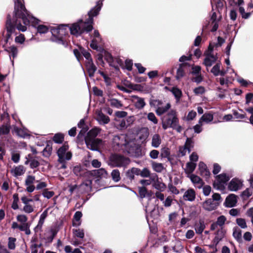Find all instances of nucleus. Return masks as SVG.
I'll list each match as a JSON object with an SVG mask.
<instances>
[{"mask_svg": "<svg viewBox=\"0 0 253 253\" xmlns=\"http://www.w3.org/2000/svg\"><path fill=\"white\" fill-rule=\"evenodd\" d=\"M102 6V1H98L96 6L88 11L87 19L85 21L80 19L77 23L73 24L70 28L65 25L57 27H50V30L52 34L51 40L58 44L67 46V42L64 37L68 34V30H70L71 34L76 36L80 35L84 32L91 31L93 29V17L98 15Z\"/></svg>", "mask_w": 253, "mask_h": 253, "instance_id": "1", "label": "nucleus"}, {"mask_svg": "<svg viewBox=\"0 0 253 253\" xmlns=\"http://www.w3.org/2000/svg\"><path fill=\"white\" fill-rule=\"evenodd\" d=\"M14 1V15L13 19H11L10 15H8L6 22V42L11 38L16 29L20 31L25 32L27 30V26L31 24L33 26L36 27L39 23V20L30 15L26 9L23 0Z\"/></svg>", "mask_w": 253, "mask_h": 253, "instance_id": "2", "label": "nucleus"}, {"mask_svg": "<svg viewBox=\"0 0 253 253\" xmlns=\"http://www.w3.org/2000/svg\"><path fill=\"white\" fill-rule=\"evenodd\" d=\"M162 127L165 130L170 127L175 129L178 132H181L182 128L178 124V119L175 110H171L167 114L162 122Z\"/></svg>", "mask_w": 253, "mask_h": 253, "instance_id": "3", "label": "nucleus"}, {"mask_svg": "<svg viewBox=\"0 0 253 253\" xmlns=\"http://www.w3.org/2000/svg\"><path fill=\"white\" fill-rule=\"evenodd\" d=\"M222 202L221 196L218 193H213L211 198L206 200L202 204V207L208 211H213L217 208Z\"/></svg>", "mask_w": 253, "mask_h": 253, "instance_id": "4", "label": "nucleus"}, {"mask_svg": "<svg viewBox=\"0 0 253 253\" xmlns=\"http://www.w3.org/2000/svg\"><path fill=\"white\" fill-rule=\"evenodd\" d=\"M128 158L118 154L111 155L109 159L108 165L112 167H124L129 164Z\"/></svg>", "mask_w": 253, "mask_h": 253, "instance_id": "5", "label": "nucleus"}, {"mask_svg": "<svg viewBox=\"0 0 253 253\" xmlns=\"http://www.w3.org/2000/svg\"><path fill=\"white\" fill-rule=\"evenodd\" d=\"M150 105L156 109V113L158 116L165 113L171 107L169 103L164 104L162 100L152 99L150 101Z\"/></svg>", "mask_w": 253, "mask_h": 253, "instance_id": "6", "label": "nucleus"}, {"mask_svg": "<svg viewBox=\"0 0 253 253\" xmlns=\"http://www.w3.org/2000/svg\"><path fill=\"white\" fill-rule=\"evenodd\" d=\"M230 176L225 173H222L215 176L214 181V186L218 190H223L225 185L229 180Z\"/></svg>", "mask_w": 253, "mask_h": 253, "instance_id": "7", "label": "nucleus"}, {"mask_svg": "<svg viewBox=\"0 0 253 253\" xmlns=\"http://www.w3.org/2000/svg\"><path fill=\"white\" fill-rule=\"evenodd\" d=\"M68 146L64 144L57 151V155L58 157V162L65 161L69 160L72 158V153L68 151Z\"/></svg>", "mask_w": 253, "mask_h": 253, "instance_id": "8", "label": "nucleus"}, {"mask_svg": "<svg viewBox=\"0 0 253 253\" xmlns=\"http://www.w3.org/2000/svg\"><path fill=\"white\" fill-rule=\"evenodd\" d=\"M243 180L239 178H233L228 184V189L231 191H237L243 186Z\"/></svg>", "mask_w": 253, "mask_h": 253, "instance_id": "9", "label": "nucleus"}, {"mask_svg": "<svg viewBox=\"0 0 253 253\" xmlns=\"http://www.w3.org/2000/svg\"><path fill=\"white\" fill-rule=\"evenodd\" d=\"M85 141L87 147L92 151H98L99 147L102 143L101 140L98 138H86Z\"/></svg>", "mask_w": 253, "mask_h": 253, "instance_id": "10", "label": "nucleus"}, {"mask_svg": "<svg viewBox=\"0 0 253 253\" xmlns=\"http://www.w3.org/2000/svg\"><path fill=\"white\" fill-rule=\"evenodd\" d=\"M129 146L127 152L130 156L139 157L142 156L141 149L139 145L133 143Z\"/></svg>", "mask_w": 253, "mask_h": 253, "instance_id": "11", "label": "nucleus"}, {"mask_svg": "<svg viewBox=\"0 0 253 253\" xmlns=\"http://www.w3.org/2000/svg\"><path fill=\"white\" fill-rule=\"evenodd\" d=\"M96 119L100 125H104L109 123L110 119L109 117L104 114L101 110L96 111Z\"/></svg>", "mask_w": 253, "mask_h": 253, "instance_id": "12", "label": "nucleus"}, {"mask_svg": "<svg viewBox=\"0 0 253 253\" xmlns=\"http://www.w3.org/2000/svg\"><path fill=\"white\" fill-rule=\"evenodd\" d=\"M35 181V177L33 175H28L25 181V184L26 186V191L29 193L33 192L35 189L33 185Z\"/></svg>", "mask_w": 253, "mask_h": 253, "instance_id": "13", "label": "nucleus"}, {"mask_svg": "<svg viewBox=\"0 0 253 253\" xmlns=\"http://www.w3.org/2000/svg\"><path fill=\"white\" fill-rule=\"evenodd\" d=\"M91 180L87 179L84 181L79 187L78 191L81 193H87L91 190Z\"/></svg>", "mask_w": 253, "mask_h": 253, "instance_id": "14", "label": "nucleus"}, {"mask_svg": "<svg viewBox=\"0 0 253 253\" xmlns=\"http://www.w3.org/2000/svg\"><path fill=\"white\" fill-rule=\"evenodd\" d=\"M237 202V196L234 194H231L226 197L224 205L226 207L232 208L236 206Z\"/></svg>", "mask_w": 253, "mask_h": 253, "instance_id": "15", "label": "nucleus"}, {"mask_svg": "<svg viewBox=\"0 0 253 253\" xmlns=\"http://www.w3.org/2000/svg\"><path fill=\"white\" fill-rule=\"evenodd\" d=\"M217 60V57L211 53H207L203 64L208 68L211 67Z\"/></svg>", "mask_w": 253, "mask_h": 253, "instance_id": "16", "label": "nucleus"}, {"mask_svg": "<svg viewBox=\"0 0 253 253\" xmlns=\"http://www.w3.org/2000/svg\"><path fill=\"white\" fill-rule=\"evenodd\" d=\"M25 172V169L23 166L19 165L13 167L10 170L11 174L16 177L22 175Z\"/></svg>", "mask_w": 253, "mask_h": 253, "instance_id": "17", "label": "nucleus"}, {"mask_svg": "<svg viewBox=\"0 0 253 253\" xmlns=\"http://www.w3.org/2000/svg\"><path fill=\"white\" fill-rule=\"evenodd\" d=\"M188 177L190 179L195 187L201 188L203 186V180L199 176L194 174H191L188 175Z\"/></svg>", "mask_w": 253, "mask_h": 253, "instance_id": "18", "label": "nucleus"}, {"mask_svg": "<svg viewBox=\"0 0 253 253\" xmlns=\"http://www.w3.org/2000/svg\"><path fill=\"white\" fill-rule=\"evenodd\" d=\"M218 22L219 20L217 18V15L216 12H213L211 17L210 22L209 24L212 27L211 29V32L216 31L218 28Z\"/></svg>", "mask_w": 253, "mask_h": 253, "instance_id": "19", "label": "nucleus"}, {"mask_svg": "<svg viewBox=\"0 0 253 253\" xmlns=\"http://www.w3.org/2000/svg\"><path fill=\"white\" fill-rule=\"evenodd\" d=\"M132 101L134 103L135 107L138 109H141L144 107L146 105L144 99L143 98L137 96H132Z\"/></svg>", "mask_w": 253, "mask_h": 253, "instance_id": "20", "label": "nucleus"}, {"mask_svg": "<svg viewBox=\"0 0 253 253\" xmlns=\"http://www.w3.org/2000/svg\"><path fill=\"white\" fill-rule=\"evenodd\" d=\"M13 131L18 136L22 138H26L30 135L28 130L25 127L19 128L16 126H14Z\"/></svg>", "mask_w": 253, "mask_h": 253, "instance_id": "21", "label": "nucleus"}, {"mask_svg": "<svg viewBox=\"0 0 253 253\" xmlns=\"http://www.w3.org/2000/svg\"><path fill=\"white\" fill-rule=\"evenodd\" d=\"M183 199L185 201L192 202L195 200L196 198V194L195 191L193 189H189L184 193Z\"/></svg>", "mask_w": 253, "mask_h": 253, "instance_id": "22", "label": "nucleus"}, {"mask_svg": "<svg viewBox=\"0 0 253 253\" xmlns=\"http://www.w3.org/2000/svg\"><path fill=\"white\" fill-rule=\"evenodd\" d=\"M199 169L200 171V174L206 178H208L210 176V172L207 168L206 165L202 162H200L199 164Z\"/></svg>", "mask_w": 253, "mask_h": 253, "instance_id": "23", "label": "nucleus"}, {"mask_svg": "<svg viewBox=\"0 0 253 253\" xmlns=\"http://www.w3.org/2000/svg\"><path fill=\"white\" fill-rule=\"evenodd\" d=\"M85 66L89 77L92 78L97 70V68L93 61L85 62Z\"/></svg>", "mask_w": 253, "mask_h": 253, "instance_id": "24", "label": "nucleus"}, {"mask_svg": "<svg viewBox=\"0 0 253 253\" xmlns=\"http://www.w3.org/2000/svg\"><path fill=\"white\" fill-rule=\"evenodd\" d=\"M190 142L189 139H187L185 145L179 148V154L181 156H184L186 154L187 152L190 153Z\"/></svg>", "mask_w": 253, "mask_h": 253, "instance_id": "25", "label": "nucleus"}, {"mask_svg": "<svg viewBox=\"0 0 253 253\" xmlns=\"http://www.w3.org/2000/svg\"><path fill=\"white\" fill-rule=\"evenodd\" d=\"M153 186L160 191H163L166 188V185L159 179L157 175L156 179L153 181Z\"/></svg>", "mask_w": 253, "mask_h": 253, "instance_id": "26", "label": "nucleus"}, {"mask_svg": "<svg viewBox=\"0 0 253 253\" xmlns=\"http://www.w3.org/2000/svg\"><path fill=\"white\" fill-rule=\"evenodd\" d=\"M47 216V210H45L40 215V219L37 226L35 227V230H41L44 223L45 219Z\"/></svg>", "mask_w": 253, "mask_h": 253, "instance_id": "27", "label": "nucleus"}, {"mask_svg": "<svg viewBox=\"0 0 253 253\" xmlns=\"http://www.w3.org/2000/svg\"><path fill=\"white\" fill-rule=\"evenodd\" d=\"M213 119V114L211 113H205L199 120V124H201L203 122L209 124L212 121Z\"/></svg>", "mask_w": 253, "mask_h": 253, "instance_id": "28", "label": "nucleus"}, {"mask_svg": "<svg viewBox=\"0 0 253 253\" xmlns=\"http://www.w3.org/2000/svg\"><path fill=\"white\" fill-rule=\"evenodd\" d=\"M161 139L158 134H155L152 138L151 145L153 147L158 148L161 143Z\"/></svg>", "mask_w": 253, "mask_h": 253, "instance_id": "29", "label": "nucleus"}, {"mask_svg": "<svg viewBox=\"0 0 253 253\" xmlns=\"http://www.w3.org/2000/svg\"><path fill=\"white\" fill-rule=\"evenodd\" d=\"M82 215V213L81 211H78L75 212L73 217L75 220L73 222V226L78 227L81 225V222L80 221V219Z\"/></svg>", "mask_w": 253, "mask_h": 253, "instance_id": "30", "label": "nucleus"}, {"mask_svg": "<svg viewBox=\"0 0 253 253\" xmlns=\"http://www.w3.org/2000/svg\"><path fill=\"white\" fill-rule=\"evenodd\" d=\"M139 169L136 168H132L130 169L127 171L126 175L127 178L130 180H132L134 178V175H138Z\"/></svg>", "mask_w": 253, "mask_h": 253, "instance_id": "31", "label": "nucleus"}, {"mask_svg": "<svg viewBox=\"0 0 253 253\" xmlns=\"http://www.w3.org/2000/svg\"><path fill=\"white\" fill-rule=\"evenodd\" d=\"M149 132L148 129L146 127L141 128L139 133V138L141 140H145L149 136Z\"/></svg>", "mask_w": 253, "mask_h": 253, "instance_id": "32", "label": "nucleus"}, {"mask_svg": "<svg viewBox=\"0 0 253 253\" xmlns=\"http://www.w3.org/2000/svg\"><path fill=\"white\" fill-rule=\"evenodd\" d=\"M152 168L153 169L157 172H162L165 169L162 163H159L153 162L152 163Z\"/></svg>", "mask_w": 253, "mask_h": 253, "instance_id": "33", "label": "nucleus"}, {"mask_svg": "<svg viewBox=\"0 0 253 253\" xmlns=\"http://www.w3.org/2000/svg\"><path fill=\"white\" fill-rule=\"evenodd\" d=\"M5 50L9 53L10 58H11V56L13 57V58H14L17 55V54H18L17 48L14 45L7 47L5 49Z\"/></svg>", "mask_w": 253, "mask_h": 253, "instance_id": "34", "label": "nucleus"}, {"mask_svg": "<svg viewBox=\"0 0 253 253\" xmlns=\"http://www.w3.org/2000/svg\"><path fill=\"white\" fill-rule=\"evenodd\" d=\"M171 92L174 96L176 102L179 101L182 94L181 90L177 87H173L171 88Z\"/></svg>", "mask_w": 253, "mask_h": 253, "instance_id": "35", "label": "nucleus"}, {"mask_svg": "<svg viewBox=\"0 0 253 253\" xmlns=\"http://www.w3.org/2000/svg\"><path fill=\"white\" fill-rule=\"evenodd\" d=\"M28 157L30 158V155H28ZM25 164L27 165L28 164H30V166L32 169H35L37 168L40 165V163L36 160L34 159L29 158V159L27 160L25 162Z\"/></svg>", "mask_w": 253, "mask_h": 253, "instance_id": "36", "label": "nucleus"}, {"mask_svg": "<svg viewBox=\"0 0 253 253\" xmlns=\"http://www.w3.org/2000/svg\"><path fill=\"white\" fill-rule=\"evenodd\" d=\"M196 164L194 162H188L186 164V172L190 175L192 174V172L194 171L196 167Z\"/></svg>", "mask_w": 253, "mask_h": 253, "instance_id": "37", "label": "nucleus"}, {"mask_svg": "<svg viewBox=\"0 0 253 253\" xmlns=\"http://www.w3.org/2000/svg\"><path fill=\"white\" fill-rule=\"evenodd\" d=\"M101 129L98 127H94L89 131L86 138L95 139V137L100 132Z\"/></svg>", "mask_w": 253, "mask_h": 253, "instance_id": "38", "label": "nucleus"}, {"mask_svg": "<svg viewBox=\"0 0 253 253\" xmlns=\"http://www.w3.org/2000/svg\"><path fill=\"white\" fill-rule=\"evenodd\" d=\"M157 178V174H155L150 177L148 179H142L140 181V183L144 186L149 185L153 184V181Z\"/></svg>", "mask_w": 253, "mask_h": 253, "instance_id": "39", "label": "nucleus"}, {"mask_svg": "<svg viewBox=\"0 0 253 253\" xmlns=\"http://www.w3.org/2000/svg\"><path fill=\"white\" fill-rule=\"evenodd\" d=\"M233 236L238 241H240L242 239V231L238 227H235L233 229Z\"/></svg>", "mask_w": 253, "mask_h": 253, "instance_id": "40", "label": "nucleus"}, {"mask_svg": "<svg viewBox=\"0 0 253 253\" xmlns=\"http://www.w3.org/2000/svg\"><path fill=\"white\" fill-rule=\"evenodd\" d=\"M30 227V224L28 223H21L19 225V229L21 231H24L26 235H29L31 234Z\"/></svg>", "mask_w": 253, "mask_h": 253, "instance_id": "41", "label": "nucleus"}, {"mask_svg": "<svg viewBox=\"0 0 253 253\" xmlns=\"http://www.w3.org/2000/svg\"><path fill=\"white\" fill-rule=\"evenodd\" d=\"M205 228V225L203 221H200L195 225V231L197 234H201Z\"/></svg>", "mask_w": 253, "mask_h": 253, "instance_id": "42", "label": "nucleus"}, {"mask_svg": "<svg viewBox=\"0 0 253 253\" xmlns=\"http://www.w3.org/2000/svg\"><path fill=\"white\" fill-rule=\"evenodd\" d=\"M74 235L78 238L83 239L84 236V230L83 229L78 228L72 230Z\"/></svg>", "mask_w": 253, "mask_h": 253, "instance_id": "43", "label": "nucleus"}, {"mask_svg": "<svg viewBox=\"0 0 253 253\" xmlns=\"http://www.w3.org/2000/svg\"><path fill=\"white\" fill-rule=\"evenodd\" d=\"M16 239L14 237H9L8 239L7 247L9 250H14L16 248Z\"/></svg>", "mask_w": 253, "mask_h": 253, "instance_id": "44", "label": "nucleus"}, {"mask_svg": "<svg viewBox=\"0 0 253 253\" xmlns=\"http://www.w3.org/2000/svg\"><path fill=\"white\" fill-rule=\"evenodd\" d=\"M221 63H217L213 67L211 68V72L215 76H218L220 74Z\"/></svg>", "mask_w": 253, "mask_h": 253, "instance_id": "45", "label": "nucleus"}, {"mask_svg": "<svg viewBox=\"0 0 253 253\" xmlns=\"http://www.w3.org/2000/svg\"><path fill=\"white\" fill-rule=\"evenodd\" d=\"M111 176L113 180L115 182H118L120 181L121 177L119 170L117 169L113 170L111 172Z\"/></svg>", "mask_w": 253, "mask_h": 253, "instance_id": "46", "label": "nucleus"}, {"mask_svg": "<svg viewBox=\"0 0 253 253\" xmlns=\"http://www.w3.org/2000/svg\"><path fill=\"white\" fill-rule=\"evenodd\" d=\"M93 172L94 175L98 177H106L107 175L106 170L103 168L94 170Z\"/></svg>", "mask_w": 253, "mask_h": 253, "instance_id": "47", "label": "nucleus"}, {"mask_svg": "<svg viewBox=\"0 0 253 253\" xmlns=\"http://www.w3.org/2000/svg\"><path fill=\"white\" fill-rule=\"evenodd\" d=\"M109 102L111 106L117 108H120L123 106L121 101L117 99H111L109 100Z\"/></svg>", "mask_w": 253, "mask_h": 253, "instance_id": "48", "label": "nucleus"}, {"mask_svg": "<svg viewBox=\"0 0 253 253\" xmlns=\"http://www.w3.org/2000/svg\"><path fill=\"white\" fill-rule=\"evenodd\" d=\"M170 156V150L168 147L162 148L161 150V156L163 158H169Z\"/></svg>", "mask_w": 253, "mask_h": 253, "instance_id": "49", "label": "nucleus"}, {"mask_svg": "<svg viewBox=\"0 0 253 253\" xmlns=\"http://www.w3.org/2000/svg\"><path fill=\"white\" fill-rule=\"evenodd\" d=\"M13 201L11 206L13 210H17L18 209V203L19 202L18 194L15 193L13 195Z\"/></svg>", "mask_w": 253, "mask_h": 253, "instance_id": "50", "label": "nucleus"}, {"mask_svg": "<svg viewBox=\"0 0 253 253\" xmlns=\"http://www.w3.org/2000/svg\"><path fill=\"white\" fill-rule=\"evenodd\" d=\"M73 171L75 174L79 176H82L83 173H84V170H83L80 166H75L73 168Z\"/></svg>", "mask_w": 253, "mask_h": 253, "instance_id": "51", "label": "nucleus"}, {"mask_svg": "<svg viewBox=\"0 0 253 253\" xmlns=\"http://www.w3.org/2000/svg\"><path fill=\"white\" fill-rule=\"evenodd\" d=\"M143 177H150V171L147 168H144L142 170L139 169L138 175Z\"/></svg>", "mask_w": 253, "mask_h": 253, "instance_id": "52", "label": "nucleus"}, {"mask_svg": "<svg viewBox=\"0 0 253 253\" xmlns=\"http://www.w3.org/2000/svg\"><path fill=\"white\" fill-rule=\"evenodd\" d=\"M147 119L151 121L154 125H156L158 123V120L153 113H149L147 114Z\"/></svg>", "mask_w": 253, "mask_h": 253, "instance_id": "53", "label": "nucleus"}, {"mask_svg": "<svg viewBox=\"0 0 253 253\" xmlns=\"http://www.w3.org/2000/svg\"><path fill=\"white\" fill-rule=\"evenodd\" d=\"M236 223L242 229H245L247 227V223L245 219L242 218H238L236 219Z\"/></svg>", "mask_w": 253, "mask_h": 253, "instance_id": "54", "label": "nucleus"}, {"mask_svg": "<svg viewBox=\"0 0 253 253\" xmlns=\"http://www.w3.org/2000/svg\"><path fill=\"white\" fill-rule=\"evenodd\" d=\"M226 221V218L224 215H220L217 217V220L215 222L216 224L220 227H222Z\"/></svg>", "mask_w": 253, "mask_h": 253, "instance_id": "55", "label": "nucleus"}, {"mask_svg": "<svg viewBox=\"0 0 253 253\" xmlns=\"http://www.w3.org/2000/svg\"><path fill=\"white\" fill-rule=\"evenodd\" d=\"M34 208L35 207L30 204L24 205L23 208V211L25 213H30L34 211Z\"/></svg>", "mask_w": 253, "mask_h": 253, "instance_id": "56", "label": "nucleus"}, {"mask_svg": "<svg viewBox=\"0 0 253 253\" xmlns=\"http://www.w3.org/2000/svg\"><path fill=\"white\" fill-rule=\"evenodd\" d=\"M201 67L200 66L193 65L191 67V73L194 76L201 74Z\"/></svg>", "mask_w": 253, "mask_h": 253, "instance_id": "57", "label": "nucleus"}, {"mask_svg": "<svg viewBox=\"0 0 253 253\" xmlns=\"http://www.w3.org/2000/svg\"><path fill=\"white\" fill-rule=\"evenodd\" d=\"M53 140L56 143H61L64 140V136L61 134H56L54 136Z\"/></svg>", "mask_w": 253, "mask_h": 253, "instance_id": "58", "label": "nucleus"}, {"mask_svg": "<svg viewBox=\"0 0 253 253\" xmlns=\"http://www.w3.org/2000/svg\"><path fill=\"white\" fill-rule=\"evenodd\" d=\"M49 30V28L44 25H39L37 27V31L40 34H45L47 33Z\"/></svg>", "mask_w": 253, "mask_h": 253, "instance_id": "59", "label": "nucleus"}, {"mask_svg": "<svg viewBox=\"0 0 253 253\" xmlns=\"http://www.w3.org/2000/svg\"><path fill=\"white\" fill-rule=\"evenodd\" d=\"M9 130V127L7 126H0V136L8 134Z\"/></svg>", "mask_w": 253, "mask_h": 253, "instance_id": "60", "label": "nucleus"}, {"mask_svg": "<svg viewBox=\"0 0 253 253\" xmlns=\"http://www.w3.org/2000/svg\"><path fill=\"white\" fill-rule=\"evenodd\" d=\"M52 148L49 145H47L42 151L43 155L46 157L49 156L51 153Z\"/></svg>", "mask_w": 253, "mask_h": 253, "instance_id": "61", "label": "nucleus"}, {"mask_svg": "<svg viewBox=\"0 0 253 253\" xmlns=\"http://www.w3.org/2000/svg\"><path fill=\"white\" fill-rule=\"evenodd\" d=\"M195 77H193L192 78V81L193 82H195L197 84H200L203 81V76L201 75V74L194 75Z\"/></svg>", "mask_w": 253, "mask_h": 253, "instance_id": "62", "label": "nucleus"}, {"mask_svg": "<svg viewBox=\"0 0 253 253\" xmlns=\"http://www.w3.org/2000/svg\"><path fill=\"white\" fill-rule=\"evenodd\" d=\"M16 219L17 221L20 222L21 223H28V217L24 214L18 215L16 217Z\"/></svg>", "mask_w": 253, "mask_h": 253, "instance_id": "63", "label": "nucleus"}, {"mask_svg": "<svg viewBox=\"0 0 253 253\" xmlns=\"http://www.w3.org/2000/svg\"><path fill=\"white\" fill-rule=\"evenodd\" d=\"M193 91L196 95H201L205 93V88L202 86H199L195 88Z\"/></svg>", "mask_w": 253, "mask_h": 253, "instance_id": "64", "label": "nucleus"}]
</instances>
